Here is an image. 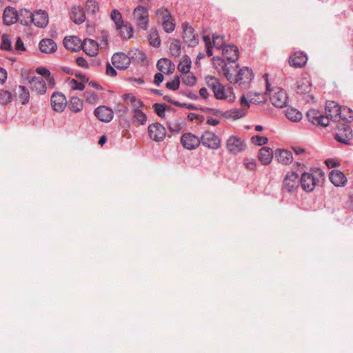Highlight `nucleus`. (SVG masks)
Here are the masks:
<instances>
[{
	"label": "nucleus",
	"instance_id": "nucleus-1",
	"mask_svg": "<svg viewBox=\"0 0 353 353\" xmlns=\"http://www.w3.org/2000/svg\"><path fill=\"white\" fill-rule=\"evenodd\" d=\"M214 67L220 73H223L231 83H238L244 89L248 88L252 79L254 73L248 67L239 68L238 64L228 66L224 59L216 57L212 58Z\"/></svg>",
	"mask_w": 353,
	"mask_h": 353
},
{
	"label": "nucleus",
	"instance_id": "nucleus-2",
	"mask_svg": "<svg viewBox=\"0 0 353 353\" xmlns=\"http://www.w3.org/2000/svg\"><path fill=\"white\" fill-rule=\"evenodd\" d=\"M325 118L328 119V125L330 121L334 122L340 119L351 122L353 120V111L347 107L342 108L336 101H328L325 104Z\"/></svg>",
	"mask_w": 353,
	"mask_h": 353
},
{
	"label": "nucleus",
	"instance_id": "nucleus-3",
	"mask_svg": "<svg viewBox=\"0 0 353 353\" xmlns=\"http://www.w3.org/2000/svg\"><path fill=\"white\" fill-rule=\"evenodd\" d=\"M270 85L268 80L266 79V90L269 92L270 99L272 104L279 108L285 107L288 101V97L286 92L279 87H275L270 90Z\"/></svg>",
	"mask_w": 353,
	"mask_h": 353
},
{
	"label": "nucleus",
	"instance_id": "nucleus-4",
	"mask_svg": "<svg viewBox=\"0 0 353 353\" xmlns=\"http://www.w3.org/2000/svg\"><path fill=\"white\" fill-rule=\"evenodd\" d=\"M206 85L210 88L216 99L219 100L226 99L228 95L225 87L220 83L219 80L213 76L208 75L205 77Z\"/></svg>",
	"mask_w": 353,
	"mask_h": 353
},
{
	"label": "nucleus",
	"instance_id": "nucleus-5",
	"mask_svg": "<svg viewBox=\"0 0 353 353\" xmlns=\"http://www.w3.org/2000/svg\"><path fill=\"white\" fill-rule=\"evenodd\" d=\"M335 139L341 143L349 145L353 138L352 130L347 123L336 124V132L334 136Z\"/></svg>",
	"mask_w": 353,
	"mask_h": 353
},
{
	"label": "nucleus",
	"instance_id": "nucleus-6",
	"mask_svg": "<svg viewBox=\"0 0 353 353\" xmlns=\"http://www.w3.org/2000/svg\"><path fill=\"white\" fill-rule=\"evenodd\" d=\"M133 19L136 25L144 30L148 28L149 14L148 10L143 6H138L134 10Z\"/></svg>",
	"mask_w": 353,
	"mask_h": 353
},
{
	"label": "nucleus",
	"instance_id": "nucleus-7",
	"mask_svg": "<svg viewBox=\"0 0 353 353\" xmlns=\"http://www.w3.org/2000/svg\"><path fill=\"white\" fill-rule=\"evenodd\" d=\"M183 28V39L189 47H195L198 45L199 37L195 33L194 29L188 23H182Z\"/></svg>",
	"mask_w": 353,
	"mask_h": 353
},
{
	"label": "nucleus",
	"instance_id": "nucleus-8",
	"mask_svg": "<svg viewBox=\"0 0 353 353\" xmlns=\"http://www.w3.org/2000/svg\"><path fill=\"white\" fill-rule=\"evenodd\" d=\"M300 179L298 174L294 172H288L283 181V191L289 193L295 192L299 186Z\"/></svg>",
	"mask_w": 353,
	"mask_h": 353
},
{
	"label": "nucleus",
	"instance_id": "nucleus-9",
	"mask_svg": "<svg viewBox=\"0 0 353 353\" xmlns=\"http://www.w3.org/2000/svg\"><path fill=\"white\" fill-rule=\"evenodd\" d=\"M226 148L230 154H237L246 148V143L239 137L231 136L226 141Z\"/></svg>",
	"mask_w": 353,
	"mask_h": 353
},
{
	"label": "nucleus",
	"instance_id": "nucleus-10",
	"mask_svg": "<svg viewBox=\"0 0 353 353\" xmlns=\"http://www.w3.org/2000/svg\"><path fill=\"white\" fill-rule=\"evenodd\" d=\"M156 14L161 19L162 26L165 32L170 33L174 31L175 28V23L168 9H158L156 12Z\"/></svg>",
	"mask_w": 353,
	"mask_h": 353
},
{
	"label": "nucleus",
	"instance_id": "nucleus-11",
	"mask_svg": "<svg viewBox=\"0 0 353 353\" xmlns=\"http://www.w3.org/2000/svg\"><path fill=\"white\" fill-rule=\"evenodd\" d=\"M201 143L210 149L218 150L221 147V139L214 133L205 131L200 137Z\"/></svg>",
	"mask_w": 353,
	"mask_h": 353
},
{
	"label": "nucleus",
	"instance_id": "nucleus-12",
	"mask_svg": "<svg viewBox=\"0 0 353 353\" xmlns=\"http://www.w3.org/2000/svg\"><path fill=\"white\" fill-rule=\"evenodd\" d=\"M148 132L149 137L157 142L163 141L166 134L165 128L159 123L149 125L148 127Z\"/></svg>",
	"mask_w": 353,
	"mask_h": 353
},
{
	"label": "nucleus",
	"instance_id": "nucleus-13",
	"mask_svg": "<svg viewBox=\"0 0 353 353\" xmlns=\"http://www.w3.org/2000/svg\"><path fill=\"white\" fill-rule=\"evenodd\" d=\"M306 117L308 121L315 125L328 126V119L325 118V116L318 110H309L307 112Z\"/></svg>",
	"mask_w": 353,
	"mask_h": 353
},
{
	"label": "nucleus",
	"instance_id": "nucleus-14",
	"mask_svg": "<svg viewBox=\"0 0 353 353\" xmlns=\"http://www.w3.org/2000/svg\"><path fill=\"white\" fill-rule=\"evenodd\" d=\"M223 55L227 60L226 64L228 66L235 65L236 61L238 60L239 57V49L237 46L234 45H227L224 46L222 49Z\"/></svg>",
	"mask_w": 353,
	"mask_h": 353
},
{
	"label": "nucleus",
	"instance_id": "nucleus-15",
	"mask_svg": "<svg viewBox=\"0 0 353 353\" xmlns=\"http://www.w3.org/2000/svg\"><path fill=\"white\" fill-rule=\"evenodd\" d=\"M181 143L187 150H194L201 144L200 137L191 132L184 133L181 137Z\"/></svg>",
	"mask_w": 353,
	"mask_h": 353
},
{
	"label": "nucleus",
	"instance_id": "nucleus-16",
	"mask_svg": "<svg viewBox=\"0 0 353 353\" xmlns=\"http://www.w3.org/2000/svg\"><path fill=\"white\" fill-rule=\"evenodd\" d=\"M299 179L302 189L307 192H312L318 182L314 176L309 172L303 173Z\"/></svg>",
	"mask_w": 353,
	"mask_h": 353
},
{
	"label": "nucleus",
	"instance_id": "nucleus-17",
	"mask_svg": "<svg viewBox=\"0 0 353 353\" xmlns=\"http://www.w3.org/2000/svg\"><path fill=\"white\" fill-rule=\"evenodd\" d=\"M111 60L114 67L119 70L127 69L131 63L130 57L123 52L114 53Z\"/></svg>",
	"mask_w": 353,
	"mask_h": 353
},
{
	"label": "nucleus",
	"instance_id": "nucleus-18",
	"mask_svg": "<svg viewBox=\"0 0 353 353\" xmlns=\"http://www.w3.org/2000/svg\"><path fill=\"white\" fill-rule=\"evenodd\" d=\"M50 102L52 109L58 112H63L67 104L65 97L59 92L52 94Z\"/></svg>",
	"mask_w": 353,
	"mask_h": 353
},
{
	"label": "nucleus",
	"instance_id": "nucleus-19",
	"mask_svg": "<svg viewBox=\"0 0 353 353\" xmlns=\"http://www.w3.org/2000/svg\"><path fill=\"white\" fill-rule=\"evenodd\" d=\"M94 114L99 121L105 123L110 122L113 118V111L105 105H101L97 108L94 111Z\"/></svg>",
	"mask_w": 353,
	"mask_h": 353
},
{
	"label": "nucleus",
	"instance_id": "nucleus-20",
	"mask_svg": "<svg viewBox=\"0 0 353 353\" xmlns=\"http://www.w3.org/2000/svg\"><path fill=\"white\" fill-rule=\"evenodd\" d=\"M307 54L303 52H296L289 58V64L295 68H301L307 63Z\"/></svg>",
	"mask_w": 353,
	"mask_h": 353
},
{
	"label": "nucleus",
	"instance_id": "nucleus-21",
	"mask_svg": "<svg viewBox=\"0 0 353 353\" xmlns=\"http://www.w3.org/2000/svg\"><path fill=\"white\" fill-rule=\"evenodd\" d=\"M81 48L86 54L90 57H94L98 53L99 45L97 42L93 39H85L83 42H82Z\"/></svg>",
	"mask_w": 353,
	"mask_h": 353
},
{
	"label": "nucleus",
	"instance_id": "nucleus-22",
	"mask_svg": "<svg viewBox=\"0 0 353 353\" xmlns=\"http://www.w3.org/2000/svg\"><path fill=\"white\" fill-rule=\"evenodd\" d=\"M185 125V123L183 119L177 116H173V118L170 119L167 122L168 128L172 133L180 132Z\"/></svg>",
	"mask_w": 353,
	"mask_h": 353
},
{
	"label": "nucleus",
	"instance_id": "nucleus-23",
	"mask_svg": "<svg viewBox=\"0 0 353 353\" xmlns=\"http://www.w3.org/2000/svg\"><path fill=\"white\" fill-rule=\"evenodd\" d=\"M32 22L37 27L45 28L48 24V14L44 11L39 10L32 14Z\"/></svg>",
	"mask_w": 353,
	"mask_h": 353
},
{
	"label": "nucleus",
	"instance_id": "nucleus-24",
	"mask_svg": "<svg viewBox=\"0 0 353 353\" xmlns=\"http://www.w3.org/2000/svg\"><path fill=\"white\" fill-rule=\"evenodd\" d=\"M329 178L330 181L336 187H342L347 183V178L340 170H333L330 172Z\"/></svg>",
	"mask_w": 353,
	"mask_h": 353
},
{
	"label": "nucleus",
	"instance_id": "nucleus-25",
	"mask_svg": "<svg viewBox=\"0 0 353 353\" xmlns=\"http://www.w3.org/2000/svg\"><path fill=\"white\" fill-rule=\"evenodd\" d=\"M3 23L11 26L17 21V11L15 8L8 6L4 10L3 14Z\"/></svg>",
	"mask_w": 353,
	"mask_h": 353
},
{
	"label": "nucleus",
	"instance_id": "nucleus-26",
	"mask_svg": "<svg viewBox=\"0 0 353 353\" xmlns=\"http://www.w3.org/2000/svg\"><path fill=\"white\" fill-rule=\"evenodd\" d=\"M63 45L66 49L76 52L81 49L82 41L75 36L66 37L63 39Z\"/></svg>",
	"mask_w": 353,
	"mask_h": 353
},
{
	"label": "nucleus",
	"instance_id": "nucleus-27",
	"mask_svg": "<svg viewBox=\"0 0 353 353\" xmlns=\"http://www.w3.org/2000/svg\"><path fill=\"white\" fill-rule=\"evenodd\" d=\"M39 49L43 53L50 54L57 50V46L51 39H43L39 42Z\"/></svg>",
	"mask_w": 353,
	"mask_h": 353
},
{
	"label": "nucleus",
	"instance_id": "nucleus-28",
	"mask_svg": "<svg viewBox=\"0 0 353 353\" xmlns=\"http://www.w3.org/2000/svg\"><path fill=\"white\" fill-rule=\"evenodd\" d=\"M275 157L279 163L285 165H288L293 161L292 152L286 150L278 149L275 152Z\"/></svg>",
	"mask_w": 353,
	"mask_h": 353
},
{
	"label": "nucleus",
	"instance_id": "nucleus-29",
	"mask_svg": "<svg viewBox=\"0 0 353 353\" xmlns=\"http://www.w3.org/2000/svg\"><path fill=\"white\" fill-rule=\"evenodd\" d=\"M157 67L159 71L165 74H171L174 70V65L166 58L160 59L157 61Z\"/></svg>",
	"mask_w": 353,
	"mask_h": 353
},
{
	"label": "nucleus",
	"instance_id": "nucleus-30",
	"mask_svg": "<svg viewBox=\"0 0 353 353\" xmlns=\"http://www.w3.org/2000/svg\"><path fill=\"white\" fill-rule=\"evenodd\" d=\"M33 90L39 94H44L46 92V85L43 79L41 77H34L29 81Z\"/></svg>",
	"mask_w": 353,
	"mask_h": 353
},
{
	"label": "nucleus",
	"instance_id": "nucleus-31",
	"mask_svg": "<svg viewBox=\"0 0 353 353\" xmlns=\"http://www.w3.org/2000/svg\"><path fill=\"white\" fill-rule=\"evenodd\" d=\"M273 157V151L268 147H263L259 150L258 158L263 165H268L271 163Z\"/></svg>",
	"mask_w": 353,
	"mask_h": 353
},
{
	"label": "nucleus",
	"instance_id": "nucleus-32",
	"mask_svg": "<svg viewBox=\"0 0 353 353\" xmlns=\"http://www.w3.org/2000/svg\"><path fill=\"white\" fill-rule=\"evenodd\" d=\"M32 13L26 8H23L17 12V21L24 26H29L32 22Z\"/></svg>",
	"mask_w": 353,
	"mask_h": 353
},
{
	"label": "nucleus",
	"instance_id": "nucleus-33",
	"mask_svg": "<svg viewBox=\"0 0 353 353\" xmlns=\"http://www.w3.org/2000/svg\"><path fill=\"white\" fill-rule=\"evenodd\" d=\"M71 19L76 24H81L85 20V12L79 6H74L72 8Z\"/></svg>",
	"mask_w": 353,
	"mask_h": 353
},
{
	"label": "nucleus",
	"instance_id": "nucleus-34",
	"mask_svg": "<svg viewBox=\"0 0 353 353\" xmlns=\"http://www.w3.org/2000/svg\"><path fill=\"white\" fill-rule=\"evenodd\" d=\"M311 90V84L306 79H301L296 82V92L299 94H307Z\"/></svg>",
	"mask_w": 353,
	"mask_h": 353
},
{
	"label": "nucleus",
	"instance_id": "nucleus-35",
	"mask_svg": "<svg viewBox=\"0 0 353 353\" xmlns=\"http://www.w3.org/2000/svg\"><path fill=\"white\" fill-rule=\"evenodd\" d=\"M15 93L23 105L28 103L30 99V93L28 90L23 85H19L15 89Z\"/></svg>",
	"mask_w": 353,
	"mask_h": 353
},
{
	"label": "nucleus",
	"instance_id": "nucleus-36",
	"mask_svg": "<svg viewBox=\"0 0 353 353\" xmlns=\"http://www.w3.org/2000/svg\"><path fill=\"white\" fill-rule=\"evenodd\" d=\"M83 108V101L77 97H72L70 99L68 108L74 113L81 112Z\"/></svg>",
	"mask_w": 353,
	"mask_h": 353
},
{
	"label": "nucleus",
	"instance_id": "nucleus-37",
	"mask_svg": "<svg viewBox=\"0 0 353 353\" xmlns=\"http://www.w3.org/2000/svg\"><path fill=\"white\" fill-rule=\"evenodd\" d=\"M118 30L119 31L120 37L123 39H129L132 37L134 28L129 23H123Z\"/></svg>",
	"mask_w": 353,
	"mask_h": 353
},
{
	"label": "nucleus",
	"instance_id": "nucleus-38",
	"mask_svg": "<svg viewBox=\"0 0 353 353\" xmlns=\"http://www.w3.org/2000/svg\"><path fill=\"white\" fill-rule=\"evenodd\" d=\"M286 117L291 121L298 122L303 117L302 113L296 108H288L285 111Z\"/></svg>",
	"mask_w": 353,
	"mask_h": 353
},
{
	"label": "nucleus",
	"instance_id": "nucleus-39",
	"mask_svg": "<svg viewBox=\"0 0 353 353\" xmlns=\"http://www.w3.org/2000/svg\"><path fill=\"white\" fill-rule=\"evenodd\" d=\"M110 18L115 24L116 30H119V28H121V26L123 25V23H125L123 20L121 13L117 9H114L112 10L110 14Z\"/></svg>",
	"mask_w": 353,
	"mask_h": 353
},
{
	"label": "nucleus",
	"instance_id": "nucleus-40",
	"mask_svg": "<svg viewBox=\"0 0 353 353\" xmlns=\"http://www.w3.org/2000/svg\"><path fill=\"white\" fill-rule=\"evenodd\" d=\"M123 98L124 100L130 101L132 106L133 111L135 110V109L141 108L143 106V103L140 99H137L132 94H125L123 95Z\"/></svg>",
	"mask_w": 353,
	"mask_h": 353
},
{
	"label": "nucleus",
	"instance_id": "nucleus-41",
	"mask_svg": "<svg viewBox=\"0 0 353 353\" xmlns=\"http://www.w3.org/2000/svg\"><path fill=\"white\" fill-rule=\"evenodd\" d=\"M191 61L190 58H184L178 65V70L183 74H188L190 72Z\"/></svg>",
	"mask_w": 353,
	"mask_h": 353
},
{
	"label": "nucleus",
	"instance_id": "nucleus-42",
	"mask_svg": "<svg viewBox=\"0 0 353 353\" xmlns=\"http://www.w3.org/2000/svg\"><path fill=\"white\" fill-rule=\"evenodd\" d=\"M133 117L140 125H144L147 121V116L141 110V108L135 109L133 111Z\"/></svg>",
	"mask_w": 353,
	"mask_h": 353
},
{
	"label": "nucleus",
	"instance_id": "nucleus-43",
	"mask_svg": "<svg viewBox=\"0 0 353 353\" xmlns=\"http://www.w3.org/2000/svg\"><path fill=\"white\" fill-rule=\"evenodd\" d=\"M170 54L176 57H179L181 54V42L179 40H174L172 41L169 48Z\"/></svg>",
	"mask_w": 353,
	"mask_h": 353
},
{
	"label": "nucleus",
	"instance_id": "nucleus-44",
	"mask_svg": "<svg viewBox=\"0 0 353 353\" xmlns=\"http://www.w3.org/2000/svg\"><path fill=\"white\" fill-rule=\"evenodd\" d=\"M1 48L2 50L7 51L12 50L13 48L11 42V38L9 34H4L2 35Z\"/></svg>",
	"mask_w": 353,
	"mask_h": 353
},
{
	"label": "nucleus",
	"instance_id": "nucleus-45",
	"mask_svg": "<svg viewBox=\"0 0 353 353\" xmlns=\"http://www.w3.org/2000/svg\"><path fill=\"white\" fill-rule=\"evenodd\" d=\"M85 8L88 13L95 14L99 10V6L96 0H88Z\"/></svg>",
	"mask_w": 353,
	"mask_h": 353
},
{
	"label": "nucleus",
	"instance_id": "nucleus-46",
	"mask_svg": "<svg viewBox=\"0 0 353 353\" xmlns=\"http://www.w3.org/2000/svg\"><path fill=\"white\" fill-rule=\"evenodd\" d=\"M13 99L12 94L8 90L0 91V103L2 104L10 103Z\"/></svg>",
	"mask_w": 353,
	"mask_h": 353
},
{
	"label": "nucleus",
	"instance_id": "nucleus-47",
	"mask_svg": "<svg viewBox=\"0 0 353 353\" xmlns=\"http://www.w3.org/2000/svg\"><path fill=\"white\" fill-rule=\"evenodd\" d=\"M83 97H84L86 102H88V103H90V104L96 103L99 99L97 94L95 93L94 92L90 91V90H86L83 93Z\"/></svg>",
	"mask_w": 353,
	"mask_h": 353
},
{
	"label": "nucleus",
	"instance_id": "nucleus-48",
	"mask_svg": "<svg viewBox=\"0 0 353 353\" xmlns=\"http://www.w3.org/2000/svg\"><path fill=\"white\" fill-rule=\"evenodd\" d=\"M150 44L154 47H159L161 44V41L157 30L152 31L149 34Z\"/></svg>",
	"mask_w": 353,
	"mask_h": 353
},
{
	"label": "nucleus",
	"instance_id": "nucleus-49",
	"mask_svg": "<svg viewBox=\"0 0 353 353\" xmlns=\"http://www.w3.org/2000/svg\"><path fill=\"white\" fill-rule=\"evenodd\" d=\"M212 46L217 49H221V48L223 49L224 46H226L225 44L224 37H221V36H218V35H213L212 36Z\"/></svg>",
	"mask_w": 353,
	"mask_h": 353
},
{
	"label": "nucleus",
	"instance_id": "nucleus-50",
	"mask_svg": "<svg viewBox=\"0 0 353 353\" xmlns=\"http://www.w3.org/2000/svg\"><path fill=\"white\" fill-rule=\"evenodd\" d=\"M182 81L186 85L193 86L196 82V79L194 74L188 72V74H185V76L182 77Z\"/></svg>",
	"mask_w": 353,
	"mask_h": 353
},
{
	"label": "nucleus",
	"instance_id": "nucleus-51",
	"mask_svg": "<svg viewBox=\"0 0 353 353\" xmlns=\"http://www.w3.org/2000/svg\"><path fill=\"white\" fill-rule=\"evenodd\" d=\"M36 71L39 74L41 75L42 77H46L50 84L52 83L54 85V79L50 76V72L47 68L40 67L37 68Z\"/></svg>",
	"mask_w": 353,
	"mask_h": 353
},
{
	"label": "nucleus",
	"instance_id": "nucleus-52",
	"mask_svg": "<svg viewBox=\"0 0 353 353\" xmlns=\"http://www.w3.org/2000/svg\"><path fill=\"white\" fill-rule=\"evenodd\" d=\"M165 105L163 103H154L153 108L156 114L161 118H163L165 116Z\"/></svg>",
	"mask_w": 353,
	"mask_h": 353
},
{
	"label": "nucleus",
	"instance_id": "nucleus-53",
	"mask_svg": "<svg viewBox=\"0 0 353 353\" xmlns=\"http://www.w3.org/2000/svg\"><path fill=\"white\" fill-rule=\"evenodd\" d=\"M251 141L252 143L259 146H261L265 145L268 143V139L266 137L255 135L251 138Z\"/></svg>",
	"mask_w": 353,
	"mask_h": 353
},
{
	"label": "nucleus",
	"instance_id": "nucleus-54",
	"mask_svg": "<svg viewBox=\"0 0 353 353\" xmlns=\"http://www.w3.org/2000/svg\"><path fill=\"white\" fill-rule=\"evenodd\" d=\"M248 98L250 99V102L254 104H259L263 101V96L259 93H252L248 94Z\"/></svg>",
	"mask_w": 353,
	"mask_h": 353
},
{
	"label": "nucleus",
	"instance_id": "nucleus-55",
	"mask_svg": "<svg viewBox=\"0 0 353 353\" xmlns=\"http://www.w3.org/2000/svg\"><path fill=\"white\" fill-rule=\"evenodd\" d=\"M179 84H180L179 77H175L173 80L168 82L165 84V87L169 90L174 91V90H176L179 89Z\"/></svg>",
	"mask_w": 353,
	"mask_h": 353
},
{
	"label": "nucleus",
	"instance_id": "nucleus-56",
	"mask_svg": "<svg viewBox=\"0 0 353 353\" xmlns=\"http://www.w3.org/2000/svg\"><path fill=\"white\" fill-rule=\"evenodd\" d=\"M70 85L72 89L77 90H83L85 88V85L83 83L79 82L74 79L70 81Z\"/></svg>",
	"mask_w": 353,
	"mask_h": 353
},
{
	"label": "nucleus",
	"instance_id": "nucleus-57",
	"mask_svg": "<svg viewBox=\"0 0 353 353\" xmlns=\"http://www.w3.org/2000/svg\"><path fill=\"white\" fill-rule=\"evenodd\" d=\"M247 169L254 170L256 168V163L254 159H246L244 163Z\"/></svg>",
	"mask_w": 353,
	"mask_h": 353
},
{
	"label": "nucleus",
	"instance_id": "nucleus-58",
	"mask_svg": "<svg viewBox=\"0 0 353 353\" xmlns=\"http://www.w3.org/2000/svg\"><path fill=\"white\" fill-rule=\"evenodd\" d=\"M14 48L17 51H25L26 50V48L24 46L23 42L20 37H17L16 42H15Z\"/></svg>",
	"mask_w": 353,
	"mask_h": 353
},
{
	"label": "nucleus",
	"instance_id": "nucleus-59",
	"mask_svg": "<svg viewBox=\"0 0 353 353\" xmlns=\"http://www.w3.org/2000/svg\"><path fill=\"white\" fill-rule=\"evenodd\" d=\"M105 72L110 77H115L117 74L116 70L109 63H107Z\"/></svg>",
	"mask_w": 353,
	"mask_h": 353
},
{
	"label": "nucleus",
	"instance_id": "nucleus-60",
	"mask_svg": "<svg viewBox=\"0 0 353 353\" xmlns=\"http://www.w3.org/2000/svg\"><path fill=\"white\" fill-rule=\"evenodd\" d=\"M76 63L79 66H80L81 68H88V63L87 61L82 57H77L76 59Z\"/></svg>",
	"mask_w": 353,
	"mask_h": 353
},
{
	"label": "nucleus",
	"instance_id": "nucleus-61",
	"mask_svg": "<svg viewBox=\"0 0 353 353\" xmlns=\"http://www.w3.org/2000/svg\"><path fill=\"white\" fill-rule=\"evenodd\" d=\"M163 81V75L161 72L157 73L154 75V83L157 85H159V84Z\"/></svg>",
	"mask_w": 353,
	"mask_h": 353
},
{
	"label": "nucleus",
	"instance_id": "nucleus-62",
	"mask_svg": "<svg viewBox=\"0 0 353 353\" xmlns=\"http://www.w3.org/2000/svg\"><path fill=\"white\" fill-rule=\"evenodd\" d=\"M245 95H242L241 97V105L243 108H248L250 107V99H248Z\"/></svg>",
	"mask_w": 353,
	"mask_h": 353
},
{
	"label": "nucleus",
	"instance_id": "nucleus-63",
	"mask_svg": "<svg viewBox=\"0 0 353 353\" xmlns=\"http://www.w3.org/2000/svg\"><path fill=\"white\" fill-rule=\"evenodd\" d=\"M220 123V121L212 117H207L206 123L209 125L216 126Z\"/></svg>",
	"mask_w": 353,
	"mask_h": 353
},
{
	"label": "nucleus",
	"instance_id": "nucleus-64",
	"mask_svg": "<svg viewBox=\"0 0 353 353\" xmlns=\"http://www.w3.org/2000/svg\"><path fill=\"white\" fill-rule=\"evenodd\" d=\"M7 79V72L3 68H0V83H3Z\"/></svg>",
	"mask_w": 353,
	"mask_h": 353
}]
</instances>
